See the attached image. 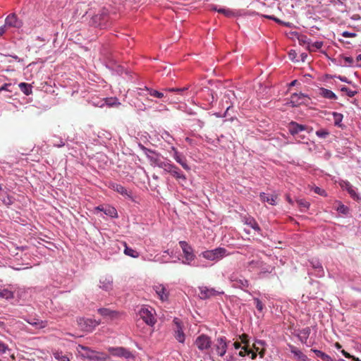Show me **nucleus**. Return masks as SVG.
Instances as JSON below:
<instances>
[{
    "label": "nucleus",
    "mask_w": 361,
    "mask_h": 361,
    "mask_svg": "<svg viewBox=\"0 0 361 361\" xmlns=\"http://www.w3.org/2000/svg\"><path fill=\"white\" fill-rule=\"evenodd\" d=\"M195 344L199 350H204L211 347L212 341L209 336L202 334L196 338Z\"/></svg>",
    "instance_id": "obj_9"
},
{
    "label": "nucleus",
    "mask_w": 361,
    "mask_h": 361,
    "mask_svg": "<svg viewBox=\"0 0 361 361\" xmlns=\"http://www.w3.org/2000/svg\"><path fill=\"white\" fill-rule=\"evenodd\" d=\"M8 349V346L4 343L3 342L0 341V352L1 353H6V351Z\"/></svg>",
    "instance_id": "obj_54"
},
{
    "label": "nucleus",
    "mask_w": 361,
    "mask_h": 361,
    "mask_svg": "<svg viewBox=\"0 0 361 361\" xmlns=\"http://www.w3.org/2000/svg\"><path fill=\"white\" fill-rule=\"evenodd\" d=\"M244 221L246 225L250 226L255 231H256L257 232H259L261 231V228L259 226L257 222L253 217H252V216L245 217Z\"/></svg>",
    "instance_id": "obj_25"
},
{
    "label": "nucleus",
    "mask_w": 361,
    "mask_h": 361,
    "mask_svg": "<svg viewBox=\"0 0 361 361\" xmlns=\"http://www.w3.org/2000/svg\"><path fill=\"white\" fill-rule=\"evenodd\" d=\"M290 351L292 353H293L295 356L298 357L302 360H305L307 357L305 355H304L300 350H298L295 347H291Z\"/></svg>",
    "instance_id": "obj_37"
},
{
    "label": "nucleus",
    "mask_w": 361,
    "mask_h": 361,
    "mask_svg": "<svg viewBox=\"0 0 361 361\" xmlns=\"http://www.w3.org/2000/svg\"><path fill=\"white\" fill-rule=\"evenodd\" d=\"M10 85H11V84H9V83H5L4 85H2V86L0 87V92H1L2 90L8 91V87Z\"/></svg>",
    "instance_id": "obj_55"
},
{
    "label": "nucleus",
    "mask_w": 361,
    "mask_h": 361,
    "mask_svg": "<svg viewBox=\"0 0 361 361\" xmlns=\"http://www.w3.org/2000/svg\"><path fill=\"white\" fill-rule=\"evenodd\" d=\"M341 91L346 92L347 95L350 97H354L357 93L356 91L351 90L345 86L341 87Z\"/></svg>",
    "instance_id": "obj_45"
},
{
    "label": "nucleus",
    "mask_w": 361,
    "mask_h": 361,
    "mask_svg": "<svg viewBox=\"0 0 361 361\" xmlns=\"http://www.w3.org/2000/svg\"><path fill=\"white\" fill-rule=\"evenodd\" d=\"M96 210L103 212L106 215L111 217H117L118 214L116 209L110 205H99L95 208Z\"/></svg>",
    "instance_id": "obj_17"
},
{
    "label": "nucleus",
    "mask_w": 361,
    "mask_h": 361,
    "mask_svg": "<svg viewBox=\"0 0 361 361\" xmlns=\"http://www.w3.org/2000/svg\"><path fill=\"white\" fill-rule=\"evenodd\" d=\"M154 289L162 301L167 300L168 294L166 293V288L162 285L155 286Z\"/></svg>",
    "instance_id": "obj_24"
},
{
    "label": "nucleus",
    "mask_w": 361,
    "mask_h": 361,
    "mask_svg": "<svg viewBox=\"0 0 361 361\" xmlns=\"http://www.w3.org/2000/svg\"><path fill=\"white\" fill-rule=\"evenodd\" d=\"M313 191L318 194V195H320L322 196H324V197H326L327 195L326 191L317 186H315L312 188Z\"/></svg>",
    "instance_id": "obj_47"
},
{
    "label": "nucleus",
    "mask_w": 361,
    "mask_h": 361,
    "mask_svg": "<svg viewBox=\"0 0 361 361\" xmlns=\"http://www.w3.org/2000/svg\"><path fill=\"white\" fill-rule=\"evenodd\" d=\"M53 355L59 361H70L69 357L66 355H63L61 351H53Z\"/></svg>",
    "instance_id": "obj_33"
},
{
    "label": "nucleus",
    "mask_w": 361,
    "mask_h": 361,
    "mask_svg": "<svg viewBox=\"0 0 361 361\" xmlns=\"http://www.w3.org/2000/svg\"><path fill=\"white\" fill-rule=\"evenodd\" d=\"M112 188L114 189V190L118 192V193H120L123 195H128L127 190L120 184H114L112 185Z\"/></svg>",
    "instance_id": "obj_35"
},
{
    "label": "nucleus",
    "mask_w": 361,
    "mask_h": 361,
    "mask_svg": "<svg viewBox=\"0 0 361 361\" xmlns=\"http://www.w3.org/2000/svg\"><path fill=\"white\" fill-rule=\"evenodd\" d=\"M312 351H313L315 353L317 357H319L323 361H334L333 359L329 355L323 353L321 350L312 349Z\"/></svg>",
    "instance_id": "obj_29"
},
{
    "label": "nucleus",
    "mask_w": 361,
    "mask_h": 361,
    "mask_svg": "<svg viewBox=\"0 0 361 361\" xmlns=\"http://www.w3.org/2000/svg\"><path fill=\"white\" fill-rule=\"evenodd\" d=\"M211 10H213V11H217V10H219V8H217V6H215V5H212V6H211Z\"/></svg>",
    "instance_id": "obj_62"
},
{
    "label": "nucleus",
    "mask_w": 361,
    "mask_h": 361,
    "mask_svg": "<svg viewBox=\"0 0 361 361\" xmlns=\"http://www.w3.org/2000/svg\"><path fill=\"white\" fill-rule=\"evenodd\" d=\"M27 322L32 326H35L37 329H43L47 325V322L46 321H42L36 318L28 320Z\"/></svg>",
    "instance_id": "obj_26"
},
{
    "label": "nucleus",
    "mask_w": 361,
    "mask_h": 361,
    "mask_svg": "<svg viewBox=\"0 0 361 361\" xmlns=\"http://www.w3.org/2000/svg\"><path fill=\"white\" fill-rule=\"evenodd\" d=\"M140 318L148 325L153 326L156 323V319L148 308L142 307L139 311Z\"/></svg>",
    "instance_id": "obj_7"
},
{
    "label": "nucleus",
    "mask_w": 361,
    "mask_h": 361,
    "mask_svg": "<svg viewBox=\"0 0 361 361\" xmlns=\"http://www.w3.org/2000/svg\"><path fill=\"white\" fill-rule=\"evenodd\" d=\"M233 346L235 349H239L241 347V344L240 342L236 341L233 343Z\"/></svg>",
    "instance_id": "obj_59"
},
{
    "label": "nucleus",
    "mask_w": 361,
    "mask_h": 361,
    "mask_svg": "<svg viewBox=\"0 0 361 361\" xmlns=\"http://www.w3.org/2000/svg\"><path fill=\"white\" fill-rule=\"evenodd\" d=\"M319 91V94L326 99L334 100L337 99V96L331 90H329L324 87H320Z\"/></svg>",
    "instance_id": "obj_23"
},
{
    "label": "nucleus",
    "mask_w": 361,
    "mask_h": 361,
    "mask_svg": "<svg viewBox=\"0 0 361 361\" xmlns=\"http://www.w3.org/2000/svg\"><path fill=\"white\" fill-rule=\"evenodd\" d=\"M6 32V25L0 27V37H1Z\"/></svg>",
    "instance_id": "obj_58"
},
{
    "label": "nucleus",
    "mask_w": 361,
    "mask_h": 361,
    "mask_svg": "<svg viewBox=\"0 0 361 361\" xmlns=\"http://www.w3.org/2000/svg\"><path fill=\"white\" fill-rule=\"evenodd\" d=\"M263 16L264 18H266L273 20H274L275 22H276L279 24H283V25H284L286 26H288V23H285L283 22H282L280 19L274 17V16L264 15Z\"/></svg>",
    "instance_id": "obj_46"
},
{
    "label": "nucleus",
    "mask_w": 361,
    "mask_h": 361,
    "mask_svg": "<svg viewBox=\"0 0 361 361\" xmlns=\"http://www.w3.org/2000/svg\"><path fill=\"white\" fill-rule=\"evenodd\" d=\"M173 166L174 165L171 164L170 161H164L163 164L161 166V169H163L168 173H171V170L173 169Z\"/></svg>",
    "instance_id": "obj_41"
},
{
    "label": "nucleus",
    "mask_w": 361,
    "mask_h": 361,
    "mask_svg": "<svg viewBox=\"0 0 361 361\" xmlns=\"http://www.w3.org/2000/svg\"><path fill=\"white\" fill-rule=\"evenodd\" d=\"M354 361H361L360 360H359V358L357 357H355V356L353 355L352 358H351Z\"/></svg>",
    "instance_id": "obj_64"
},
{
    "label": "nucleus",
    "mask_w": 361,
    "mask_h": 361,
    "mask_svg": "<svg viewBox=\"0 0 361 361\" xmlns=\"http://www.w3.org/2000/svg\"><path fill=\"white\" fill-rule=\"evenodd\" d=\"M77 322L82 330L88 332L92 331L101 323L99 320L83 317L78 319Z\"/></svg>",
    "instance_id": "obj_2"
},
{
    "label": "nucleus",
    "mask_w": 361,
    "mask_h": 361,
    "mask_svg": "<svg viewBox=\"0 0 361 361\" xmlns=\"http://www.w3.org/2000/svg\"><path fill=\"white\" fill-rule=\"evenodd\" d=\"M188 90V87H183V88H168L165 89L164 90L166 92H176L180 94H182L183 93L185 92Z\"/></svg>",
    "instance_id": "obj_44"
},
{
    "label": "nucleus",
    "mask_w": 361,
    "mask_h": 361,
    "mask_svg": "<svg viewBox=\"0 0 361 361\" xmlns=\"http://www.w3.org/2000/svg\"><path fill=\"white\" fill-rule=\"evenodd\" d=\"M310 41V39L308 38L306 35H302L298 37L299 44L300 45L306 46V47H308Z\"/></svg>",
    "instance_id": "obj_39"
},
{
    "label": "nucleus",
    "mask_w": 361,
    "mask_h": 361,
    "mask_svg": "<svg viewBox=\"0 0 361 361\" xmlns=\"http://www.w3.org/2000/svg\"><path fill=\"white\" fill-rule=\"evenodd\" d=\"M308 127L305 125L299 124L292 121L288 125V130L292 135H298L299 133L307 130Z\"/></svg>",
    "instance_id": "obj_16"
},
{
    "label": "nucleus",
    "mask_w": 361,
    "mask_h": 361,
    "mask_svg": "<svg viewBox=\"0 0 361 361\" xmlns=\"http://www.w3.org/2000/svg\"><path fill=\"white\" fill-rule=\"evenodd\" d=\"M200 298L203 300L209 298L212 296L223 293L222 292L216 290L214 288H208L206 286L200 288Z\"/></svg>",
    "instance_id": "obj_12"
},
{
    "label": "nucleus",
    "mask_w": 361,
    "mask_h": 361,
    "mask_svg": "<svg viewBox=\"0 0 361 361\" xmlns=\"http://www.w3.org/2000/svg\"><path fill=\"white\" fill-rule=\"evenodd\" d=\"M297 203L300 207L301 211L307 210L310 207V203L304 199L297 200Z\"/></svg>",
    "instance_id": "obj_36"
},
{
    "label": "nucleus",
    "mask_w": 361,
    "mask_h": 361,
    "mask_svg": "<svg viewBox=\"0 0 361 361\" xmlns=\"http://www.w3.org/2000/svg\"><path fill=\"white\" fill-rule=\"evenodd\" d=\"M250 353H251V350L247 348V346H244L242 348V350L240 351L239 355L244 357L246 354L249 355Z\"/></svg>",
    "instance_id": "obj_51"
},
{
    "label": "nucleus",
    "mask_w": 361,
    "mask_h": 361,
    "mask_svg": "<svg viewBox=\"0 0 361 361\" xmlns=\"http://www.w3.org/2000/svg\"><path fill=\"white\" fill-rule=\"evenodd\" d=\"M97 312L104 318L109 319L111 321L118 319L121 315V312L111 310L108 308H99L98 309Z\"/></svg>",
    "instance_id": "obj_10"
},
{
    "label": "nucleus",
    "mask_w": 361,
    "mask_h": 361,
    "mask_svg": "<svg viewBox=\"0 0 361 361\" xmlns=\"http://www.w3.org/2000/svg\"><path fill=\"white\" fill-rule=\"evenodd\" d=\"M124 245H125V249H124L125 255L132 257L133 258H137L139 257V253L136 250H133L131 247H128L127 244L126 243H124Z\"/></svg>",
    "instance_id": "obj_32"
},
{
    "label": "nucleus",
    "mask_w": 361,
    "mask_h": 361,
    "mask_svg": "<svg viewBox=\"0 0 361 361\" xmlns=\"http://www.w3.org/2000/svg\"><path fill=\"white\" fill-rule=\"evenodd\" d=\"M341 353L346 357V358H352L353 355H351L350 353L346 352L345 350H341Z\"/></svg>",
    "instance_id": "obj_56"
},
{
    "label": "nucleus",
    "mask_w": 361,
    "mask_h": 361,
    "mask_svg": "<svg viewBox=\"0 0 361 361\" xmlns=\"http://www.w3.org/2000/svg\"><path fill=\"white\" fill-rule=\"evenodd\" d=\"M108 19V12L106 9H102L92 18L93 22L98 26L105 25Z\"/></svg>",
    "instance_id": "obj_11"
},
{
    "label": "nucleus",
    "mask_w": 361,
    "mask_h": 361,
    "mask_svg": "<svg viewBox=\"0 0 361 361\" xmlns=\"http://www.w3.org/2000/svg\"><path fill=\"white\" fill-rule=\"evenodd\" d=\"M217 12L224 14L226 17H232L234 16V12L228 8H220L217 10Z\"/></svg>",
    "instance_id": "obj_40"
},
{
    "label": "nucleus",
    "mask_w": 361,
    "mask_h": 361,
    "mask_svg": "<svg viewBox=\"0 0 361 361\" xmlns=\"http://www.w3.org/2000/svg\"><path fill=\"white\" fill-rule=\"evenodd\" d=\"M240 338L241 339V342L245 344V346L248 345V336L245 334H242L240 336Z\"/></svg>",
    "instance_id": "obj_52"
},
{
    "label": "nucleus",
    "mask_w": 361,
    "mask_h": 361,
    "mask_svg": "<svg viewBox=\"0 0 361 361\" xmlns=\"http://www.w3.org/2000/svg\"><path fill=\"white\" fill-rule=\"evenodd\" d=\"M173 176H174L176 179H183L185 180L186 177L184 174H183L180 169L176 166H173V169L171 170L170 173Z\"/></svg>",
    "instance_id": "obj_31"
},
{
    "label": "nucleus",
    "mask_w": 361,
    "mask_h": 361,
    "mask_svg": "<svg viewBox=\"0 0 361 361\" xmlns=\"http://www.w3.org/2000/svg\"><path fill=\"white\" fill-rule=\"evenodd\" d=\"M179 245L184 254L185 261L184 264H190L192 261L195 259V255L192 247L184 240L180 241Z\"/></svg>",
    "instance_id": "obj_3"
},
{
    "label": "nucleus",
    "mask_w": 361,
    "mask_h": 361,
    "mask_svg": "<svg viewBox=\"0 0 361 361\" xmlns=\"http://www.w3.org/2000/svg\"><path fill=\"white\" fill-rule=\"evenodd\" d=\"M77 351L80 356H81L83 358H87L92 360L99 359V357L98 355L99 353L97 352L92 350L88 347H85L82 345H78L77 347Z\"/></svg>",
    "instance_id": "obj_4"
},
{
    "label": "nucleus",
    "mask_w": 361,
    "mask_h": 361,
    "mask_svg": "<svg viewBox=\"0 0 361 361\" xmlns=\"http://www.w3.org/2000/svg\"><path fill=\"white\" fill-rule=\"evenodd\" d=\"M18 87L20 90L25 94V95H30L32 93V85L28 83L25 82H20L18 85Z\"/></svg>",
    "instance_id": "obj_28"
},
{
    "label": "nucleus",
    "mask_w": 361,
    "mask_h": 361,
    "mask_svg": "<svg viewBox=\"0 0 361 361\" xmlns=\"http://www.w3.org/2000/svg\"><path fill=\"white\" fill-rule=\"evenodd\" d=\"M323 46V42H315L314 43H312V42L310 41L308 47H306V49L310 51V52H312V51H315L317 50H319Z\"/></svg>",
    "instance_id": "obj_30"
},
{
    "label": "nucleus",
    "mask_w": 361,
    "mask_h": 361,
    "mask_svg": "<svg viewBox=\"0 0 361 361\" xmlns=\"http://www.w3.org/2000/svg\"><path fill=\"white\" fill-rule=\"evenodd\" d=\"M312 267L319 272V275L321 276L323 275V268L319 262H317L315 264H313Z\"/></svg>",
    "instance_id": "obj_49"
},
{
    "label": "nucleus",
    "mask_w": 361,
    "mask_h": 361,
    "mask_svg": "<svg viewBox=\"0 0 361 361\" xmlns=\"http://www.w3.org/2000/svg\"><path fill=\"white\" fill-rule=\"evenodd\" d=\"M173 323L176 324L174 336L178 342L183 343L185 341V334L182 330L180 322L178 319L175 318L173 319Z\"/></svg>",
    "instance_id": "obj_15"
},
{
    "label": "nucleus",
    "mask_w": 361,
    "mask_h": 361,
    "mask_svg": "<svg viewBox=\"0 0 361 361\" xmlns=\"http://www.w3.org/2000/svg\"><path fill=\"white\" fill-rule=\"evenodd\" d=\"M259 197L261 201L263 202H266L271 205L276 204V200L278 199V195L275 193H273L270 196H268L265 192H261Z\"/></svg>",
    "instance_id": "obj_22"
},
{
    "label": "nucleus",
    "mask_w": 361,
    "mask_h": 361,
    "mask_svg": "<svg viewBox=\"0 0 361 361\" xmlns=\"http://www.w3.org/2000/svg\"><path fill=\"white\" fill-rule=\"evenodd\" d=\"M342 36L345 37H355L357 36L356 33H354V32H348V31H344L343 33H342Z\"/></svg>",
    "instance_id": "obj_53"
},
{
    "label": "nucleus",
    "mask_w": 361,
    "mask_h": 361,
    "mask_svg": "<svg viewBox=\"0 0 361 361\" xmlns=\"http://www.w3.org/2000/svg\"><path fill=\"white\" fill-rule=\"evenodd\" d=\"M22 25V21L18 18L17 16L15 13H11L6 17L4 25H6V27L8 26L19 28Z\"/></svg>",
    "instance_id": "obj_13"
},
{
    "label": "nucleus",
    "mask_w": 361,
    "mask_h": 361,
    "mask_svg": "<svg viewBox=\"0 0 361 361\" xmlns=\"http://www.w3.org/2000/svg\"><path fill=\"white\" fill-rule=\"evenodd\" d=\"M341 58L344 61L343 66H353L354 63V59L353 57L350 56H342Z\"/></svg>",
    "instance_id": "obj_42"
},
{
    "label": "nucleus",
    "mask_w": 361,
    "mask_h": 361,
    "mask_svg": "<svg viewBox=\"0 0 361 361\" xmlns=\"http://www.w3.org/2000/svg\"><path fill=\"white\" fill-rule=\"evenodd\" d=\"M52 144L54 147H61L65 145V142L63 140L57 136H54L52 139Z\"/></svg>",
    "instance_id": "obj_38"
},
{
    "label": "nucleus",
    "mask_w": 361,
    "mask_h": 361,
    "mask_svg": "<svg viewBox=\"0 0 361 361\" xmlns=\"http://www.w3.org/2000/svg\"><path fill=\"white\" fill-rule=\"evenodd\" d=\"M250 354H251V359L252 360H255L257 357V353L256 352H252L251 350V353H250Z\"/></svg>",
    "instance_id": "obj_60"
},
{
    "label": "nucleus",
    "mask_w": 361,
    "mask_h": 361,
    "mask_svg": "<svg viewBox=\"0 0 361 361\" xmlns=\"http://www.w3.org/2000/svg\"><path fill=\"white\" fill-rule=\"evenodd\" d=\"M286 200L288 202V203H290V204H293V201L292 200V199L290 197V196L288 195H286Z\"/></svg>",
    "instance_id": "obj_61"
},
{
    "label": "nucleus",
    "mask_w": 361,
    "mask_h": 361,
    "mask_svg": "<svg viewBox=\"0 0 361 361\" xmlns=\"http://www.w3.org/2000/svg\"><path fill=\"white\" fill-rule=\"evenodd\" d=\"M99 283V288L105 290H109L111 289L112 283L111 281H110L109 280H107L106 279H104V280L100 279Z\"/></svg>",
    "instance_id": "obj_34"
},
{
    "label": "nucleus",
    "mask_w": 361,
    "mask_h": 361,
    "mask_svg": "<svg viewBox=\"0 0 361 361\" xmlns=\"http://www.w3.org/2000/svg\"><path fill=\"white\" fill-rule=\"evenodd\" d=\"M337 78H338L342 82H347V83H349L350 82L348 80L347 78L346 77H344V76H337L336 77Z\"/></svg>",
    "instance_id": "obj_57"
},
{
    "label": "nucleus",
    "mask_w": 361,
    "mask_h": 361,
    "mask_svg": "<svg viewBox=\"0 0 361 361\" xmlns=\"http://www.w3.org/2000/svg\"><path fill=\"white\" fill-rule=\"evenodd\" d=\"M227 255V250L224 247H217L214 250L202 252L200 256L210 261H219Z\"/></svg>",
    "instance_id": "obj_1"
},
{
    "label": "nucleus",
    "mask_w": 361,
    "mask_h": 361,
    "mask_svg": "<svg viewBox=\"0 0 361 361\" xmlns=\"http://www.w3.org/2000/svg\"><path fill=\"white\" fill-rule=\"evenodd\" d=\"M108 350L110 353V354L113 356H118L126 359H129L133 357L131 352L123 347H111L109 348Z\"/></svg>",
    "instance_id": "obj_8"
},
{
    "label": "nucleus",
    "mask_w": 361,
    "mask_h": 361,
    "mask_svg": "<svg viewBox=\"0 0 361 361\" xmlns=\"http://www.w3.org/2000/svg\"><path fill=\"white\" fill-rule=\"evenodd\" d=\"M171 149L174 152L173 158L174 159L181 165V166L186 171H189L190 169V166L187 164L186 159L184 157L180 155L177 151L176 148L174 147H171Z\"/></svg>",
    "instance_id": "obj_20"
},
{
    "label": "nucleus",
    "mask_w": 361,
    "mask_h": 361,
    "mask_svg": "<svg viewBox=\"0 0 361 361\" xmlns=\"http://www.w3.org/2000/svg\"><path fill=\"white\" fill-rule=\"evenodd\" d=\"M309 98L303 93H294L290 96V102L292 104V106H297L302 104H305V100Z\"/></svg>",
    "instance_id": "obj_14"
},
{
    "label": "nucleus",
    "mask_w": 361,
    "mask_h": 361,
    "mask_svg": "<svg viewBox=\"0 0 361 361\" xmlns=\"http://www.w3.org/2000/svg\"><path fill=\"white\" fill-rule=\"evenodd\" d=\"M230 279L233 282V286L235 287L244 290L245 288H248L249 286L248 281L243 277L238 278L234 275H232L231 276Z\"/></svg>",
    "instance_id": "obj_18"
},
{
    "label": "nucleus",
    "mask_w": 361,
    "mask_h": 361,
    "mask_svg": "<svg viewBox=\"0 0 361 361\" xmlns=\"http://www.w3.org/2000/svg\"><path fill=\"white\" fill-rule=\"evenodd\" d=\"M254 301H255V303L256 308L259 312H262L263 310V309H264V305L262 304V302L258 298H255Z\"/></svg>",
    "instance_id": "obj_48"
},
{
    "label": "nucleus",
    "mask_w": 361,
    "mask_h": 361,
    "mask_svg": "<svg viewBox=\"0 0 361 361\" xmlns=\"http://www.w3.org/2000/svg\"><path fill=\"white\" fill-rule=\"evenodd\" d=\"M316 135L319 137L324 138L326 137V135H329V133L326 130L322 129V130H317L316 132Z\"/></svg>",
    "instance_id": "obj_50"
},
{
    "label": "nucleus",
    "mask_w": 361,
    "mask_h": 361,
    "mask_svg": "<svg viewBox=\"0 0 361 361\" xmlns=\"http://www.w3.org/2000/svg\"><path fill=\"white\" fill-rule=\"evenodd\" d=\"M335 347H336L337 349H340V348H341V345L339 343L336 342V343H335Z\"/></svg>",
    "instance_id": "obj_63"
},
{
    "label": "nucleus",
    "mask_w": 361,
    "mask_h": 361,
    "mask_svg": "<svg viewBox=\"0 0 361 361\" xmlns=\"http://www.w3.org/2000/svg\"><path fill=\"white\" fill-rule=\"evenodd\" d=\"M336 210L343 214H347L349 211L348 208L346 206H345L343 204H342L341 202H338V206Z\"/></svg>",
    "instance_id": "obj_43"
},
{
    "label": "nucleus",
    "mask_w": 361,
    "mask_h": 361,
    "mask_svg": "<svg viewBox=\"0 0 361 361\" xmlns=\"http://www.w3.org/2000/svg\"><path fill=\"white\" fill-rule=\"evenodd\" d=\"M340 185H341V187L342 188L343 190H345L348 191V192L349 193V195H350V197L352 198H353L354 200H358L359 199V196L357 194V192H355V188H353V186L348 181H347V180H342L340 183Z\"/></svg>",
    "instance_id": "obj_19"
},
{
    "label": "nucleus",
    "mask_w": 361,
    "mask_h": 361,
    "mask_svg": "<svg viewBox=\"0 0 361 361\" xmlns=\"http://www.w3.org/2000/svg\"><path fill=\"white\" fill-rule=\"evenodd\" d=\"M227 341L225 337L218 338L213 346L212 350L215 351L217 355L224 356L227 350Z\"/></svg>",
    "instance_id": "obj_6"
},
{
    "label": "nucleus",
    "mask_w": 361,
    "mask_h": 361,
    "mask_svg": "<svg viewBox=\"0 0 361 361\" xmlns=\"http://www.w3.org/2000/svg\"><path fill=\"white\" fill-rule=\"evenodd\" d=\"M142 149L144 152L145 154L148 158V159L150 161L151 165L161 168V166L163 164L164 161H162L160 159L159 155L158 154L155 153L152 150L146 148L144 146H142Z\"/></svg>",
    "instance_id": "obj_5"
},
{
    "label": "nucleus",
    "mask_w": 361,
    "mask_h": 361,
    "mask_svg": "<svg viewBox=\"0 0 361 361\" xmlns=\"http://www.w3.org/2000/svg\"><path fill=\"white\" fill-rule=\"evenodd\" d=\"M14 293L7 288H0V298L10 300L13 298Z\"/></svg>",
    "instance_id": "obj_27"
},
{
    "label": "nucleus",
    "mask_w": 361,
    "mask_h": 361,
    "mask_svg": "<svg viewBox=\"0 0 361 361\" xmlns=\"http://www.w3.org/2000/svg\"><path fill=\"white\" fill-rule=\"evenodd\" d=\"M147 90L149 92V94L152 97H154L157 98H163V97L166 98L167 97L166 102L169 101L170 102H175V103L180 102V99L178 98L177 99L170 98L169 97H167V95H164V94L163 92H159L157 90H155L153 89H149V88H147Z\"/></svg>",
    "instance_id": "obj_21"
}]
</instances>
